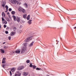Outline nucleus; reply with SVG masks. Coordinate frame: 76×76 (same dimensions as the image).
Instances as JSON below:
<instances>
[{"mask_svg": "<svg viewBox=\"0 0 76 76\" xmlns=\"http://www.w3.org/2000/svg\"><path fill=\"white\" fill-rule=\"evenodd\" d=\"M32 20H28V23L29 24V25L31 24L32 23Z\"/></svg>", "mask_w": 76, "mask_h": 76, "instance_id": "nucleus-10", "label": "nucleus"}, {"mask_svg": "<svg viewBox=\"0 0 76 76\" xmlns=\"http://www.w3.org/2000/svg\"><path fill=\"white\" fill-rule=\"evenodd\" d=\"M8 39L9 40H10L11 39V36H9L8 37Z\"/></svg>", "mask_w": 76, "mask_h": 76, "instance_id": "nucleus-36", "label": "nucleus"}, {"mask_svg": "<svg viewBox=\"0 0 76 76\" xmlns=\"http://www.w3.org/2000/svg\"><path fill=\"white\" fill-rule=\"evenodd\" d=\"M36 70H40V69H39L38 67H37L36 68Z\"/></svg>", "mask_w": 76, "mask_h": 76, "instance_id": "nucleus-32", "label": "nucleus"}, {"mask_svg": "<svg viewBox=\"0 0 76 76\" xmlns=\"http://www.w3.org/2000/svg\"><path fill=\"white\" fill-rule=\"evenodd\" d=\"M2 16L3 17H5V14H4V12H3L2 13Z\"/></svg>", "mask_w": 76, "mask_h": 76, "instance_id": "nucleus-19", "label": "nucleus"}, {"mask_svg": "<svg viewBox=\"0 0 76 76\" xmlns=\"http://www.w3.org/2000/svg\"><path fill=\"white\" fill-rule=\"evenodd\" d=\"M2 60L5 61L6 60V58H4Z\"/></svg>", "mask_w": 76, "mask_h": 76, "instance_id": "nucleus-38", "label": "nucleus"}, {"mask_svg": "<svg viewBox=\"0 0 76 76\" xmlns=\"http://www.w3.org/2000/svg\"><path fill=\"white\" fill-rule=\"evenodd\" d=\"M32 66H33V65H32V63L30 64V65H29V66H30V67H32Z\"/></svg>", "mask_w": 76, "mask_h": 76, "instance_id": "nucleus-31", "label": "nucleus"}, {"mask_svg": "<svg viewBox=\"0 0 76 76\" xmlns=\"http://www.w3.org/2000/svg\"><path fill=\"white\" fill-rule=\"evenodd\" d=\"M21 4V3H20V2H18V4Z\"/></svg>", "mask_w": 76, "mask_h": 76, "instance_id": "nucleus-40", "label": "nucleus"}, {"mask_svg": "<svg viewBox=\"0 0 76 76\" xmlns=\"http://www.w3.org/2000/svg\"><path fill=\"white\" fill-rule=\"evenodd\" d=\"M28 75V72H24L23 74V76H27Z\"/></svg>", "mask_w": 76, "mask_h": 76, "instance_id": "nucleus-8", "label": "nucleus"}, {"mask_svg": "<svg viewBox=\"0 0 76 76\" xmlns=\"http://www.w3.org/2000/svg\"><path fill=\"white\" fill-rule=\"evenodd\" d=\"M12 10V8H9V12H11Z\"/></svg>", "mask_w": 76, "mask_h": 76, "instance_id": "nucleus-34", "label": "nucleus"}, {"mask_svg": "<svg viewBox=\"0 0 76 76\" xmlns=\"http://www.w3.org/2000/svg\"><path fill=\"white\" fill-rule=\"evenodd\" d=\"M57 44H58V43H57Z\"/></svg>", "mask_w": 76, "mask_h": 76, "instance_id": "nucleus-49", "label": "nucleus"}, {"mask_svg": "<svg viewBox=\"0 0 76 76\" xmlns=\"http://www.w3.org/2000/svg\"><path fill=\"white\" fill-rule=\"evenodd\" d=\"M15 68H12L11 69V71L12 72H14V71H15Z\"/></svg>", "mask_w": 76, "mask_h": 76, "instance_id": "nucleus-23", "label": "nucleus"}, {"mask_svg": "<svg viewBox=\"0 0 76 76\" xmlns=\"http://www.w3.org/2000/svg\"><path fill=\"white\" fill-rule=\"evenodd\" d=\"M3 23L5 24H7V22L6 21V20H4V21H2Z\"/></svg>", "mask_w": 76, "mask_h": 76, "instance_id": "nucleus-15", "label": "nucleus"}, {"mask_svg": "<svg viewBox=\"0 0 76 76\" xmlns=\"http://www.w3.org/2000/svg\"><path fill=\"white\" fill-rule=\"evenodd\" d=\"M31 20H32V18H31Z\"/></svg>", "mask_w": 76, "mask_h": 76, "instance_id": "nucleus-47", "label": "nucleus"}, {"mask_svg": "<svg viewBox=\"0 0 76 76\" xmlns=\"http://www.w3.org/2000/svg\"><path fill=\"white\" fill-rule=\"evenodd\" d=\"M10 76H12V72H11V71H10Z\"/></svg>", "mask_w": 76, "mask_h": 76, "instance_id": "nucleus-37", "label": "nucleus"}, {"mask_svg": "<svg viewBox=\"0 0 76 76\" xmlns=\"http://www.w3.org/2000/svg\"><path fill=\"white\" fill-rule=\"evenodd\" d=\"M27 16V15H26V14H24L23 15V18H26Z\"/></svg>", "mask_w": 76, "mask_h": 76, "instance_id": "nucleus-16", "label": "nucleus"}, {"mask_svg": "<svg viewBox=\"0 0 76 76\" xmlns=\"http://www.w3.org/2000/svg\"><path fill=\"white\" fill-rule=\"evenodd\" d=\"M32 37H30L27 38L25 40V42H29V41H30L32 39Z\"/></svg>", "mask_w": 76, "mask_h": 76, "instance_id": "nucleus-1", "label": "nucleus"}, {"mask_svg": "<svg viewBox=\"0 0 76 76\" xmlns=\"http://www.w3.org/2000/svg\"><path fill=\"white\" fill-rule=\"evenodd\" d=\"M24 68V66H20L18 67V70H22Z\"/></svg>", "mask_w": 76, "mask_h": 76, "instance_id": "nucleus-5", "label": "nucleus"}, {"mask_svg": "<svg viewBox=\"0 0 76 76\" xmlns=\"http://www.w3.org/2000/svg\"><path fill=\"white\" fill-rule=\"evenodd\" d=\"M20 51L19 50H16L15 51V53H20Z\"/></svg>", "mask_w": 76, "mask_h": 76, "instance_id": "nucleus-13", "label": "nucleus"}, {"mask_svg": "<svg viewBox=\"0 0 76 76\" xmlns=\"http://www.w3.org/2000/svg\"><path fill=\"white\" fill-rule=\"evenodd\" d=\"M9 29V27H7V29Z\"/></svg>", "mask_w": 76, "mask_h": 76, "instance_id": "nucleus-41", "label": "nucleus"}, {"mask_svg": "<svg viewBox=\"0 0 76 76\" xmlns=\"http://www.w3.org/2000/svg\"><path fill=\"white\" fill-rule=\"evenodd\" d=\"M6 66V64H2V67H3L4 68V69H5V67H4V66Z\"/></svg>", "mask_w": 76, "mask_h": 76, "instance_id": "nucleus-26", "label": "nucleus"}, {"mask_svg": "<svg viewBox=\"0 0 76 76\" xmlns=\"http://www.w3.org/2000/svg\"><path fill=\"white\" fill-rule=\"evenodd\" d=\"M13 29L14 30V31H16V30H17V28L16 27H14L13 28Z\"/></svg>", "mask_w": 76, "mask_h": 76, "instance_id": "nucleus-21", "label": "nucleus"}, {"mask_svg": "<svg viewBox=\"0 0 76 76\" xmlns=\"http://www.w3.org/2000/svg\"><path fill=\"white\" fill-rule=\"evenodd\" d=\"M15 34H16V32H12L10 33V35L11 36H13Z\"/></svg>", "mask_w": 76, "mask_h": 76, "instance_id": "nucleus-7", "label": "nucleus"}, {"mask_svg": "<svg viewBox=\"0 0 76 76\" xmlns=\"http://www.w3.org/2000/svg\"><path fill=\"white\" fill-rule=\"evenodd\" d=\"M5 63H6V61L2 60V63L4 64Z\"/></svg>", "mask_w": 76, "mask_h": 76, "instance_id": "nucleus-30", "label": "nucleus"}, {"mask_svg": "<svg viewBox=\"0 0 76 76\" xmlns=\"http://www.w3.org/2000/svg\"><path fill=\"white\" fill-rule=\"evenodd\" d=\"M20 11H21V12H23V13H25V10H24V9H23L22 8L21 9V10Z\"/></svg>", "mask_w": 76, "mask_h": 76, "instance_id": "nucleus-9", "label": "nucleus"}, {"mask_svg": "<svg viewBox=\"0 0 76 76\" xmlns=\"http://www.w3.org/2000/svg\"><path fill=\"white\" fill-rule=\"evenodd\" d=\"M5 8H6V10H8V9H9V7H8L7 5H6Z\"/></svg>", "mask_w": 76, "mask_h": 76, "instance_id": "nucleus-18", "label": "nucleus"}, {"mask_svg": "<svg viewBox=\"0 0 76 76\" xmlns=\"http://www.w3.org/2000/svg\"><path fill=\"white\" fill-rule=\"evenodd\" d=\"M1 51L3 53H4L5 52H4V50L2 49L1 50Z\"/></svg>", "mask_w": 76, "mask_h": 76, "instance_id": "nucleus-27", "label": "nucleus"}, {"mask_svg": "<svg viewBox=\"0 0 76 76\" xmlns=\"http://www.w3.org/2000/svg\"><path fill=\"white\" fill-rule=\"evenodd\" d=\"M12 15H15V12L14 11H12L11 12Z\"/></svg>", "mask_w": 76, "mask_h": 76, "instance_id": "nucleus-24", "label": "nucleus"}, {"mask_svg": "<svg viewBox=\"0 0 76 76\" xmlns=\"http://www.w3.org/2000/svg\"><path fill=\"white\" fill-rule=\"evenodd\" d=\"M10 1L11 3H12V4H16V3H17V1L15 0H10Z\"/></svg>", "mask_w": 76, "mask_h": 76, "instance_id": "nucleus-3", "label": "nucleus"}, {"mask_svg": "<svg viewBox=\"0 0 76 76\" xmlns=\"http://www.w3.org/2000/svg\"><path fill=\"white\" fill-rule=\"evenodd\" d=\"M20 75L21 74L20 72H19L18 71L16 72L15 74V76H20Z\"/></svg>", "mask_w": 76, "mask_h": 76, "instance_id": "nucleus-2", "label": "nucleus"}, {"mask_svg": "<svg viewBox=\"0 0 76 76\" xmlns=\"http://www.w3.org/2000/svg\"><path fill=\"white\" fill-rule=\"evenodd\" d=\"M16 20L18 22H20V18L19 17H17L16 18Z\"/></svg>", "mask_w": 76, "mask_h": 76, "instance_id": "nucleus-11", "label": "nucleus"}, {"mask_svg": "<svg viewBox=\"0 0 76 76\" xmlns=\"http://www.w3.org/2000/svg\"><path fill=\"white\" fill-rule=\"evenodd\" d=\"M47 75V76H49V75Z\"/></svg>", "mask_w": 76, "mask_h": 76, "instance_id": "nucleus-48", "label": "nucleus"}, {"mask_svg": "<svg viewBox=\"0 0 76 76\" xmlns=\"http://www.w3.org/2000/svg\"><path fill=\"white\" fill-rule=\"evenodd\" d=\"M8 46H4V49H7V48H8Z\"/></svg>", "mask_w": 76, "mask_h": 76, "instance_id": "nucleus-25", "label": "nucleus"}, {"mask_svg": "<svg viewBox=\"0 0 76 76\" xmlns=\"http://www.w3.org/2000/svg\"><path fill=\"white\" fill-rule=\"evenodd\" d=\"M12 17L14 19V20L15 21H16V16H15V15H13Z\"/></svg>", "mask_w": 76, "mask_h": 76, "instance_id": "nucleus-12", "label": "nucleus"}, {"mask_svg": "<svg viewBox=\"0 0 76 76\" xmlns=\"http://www.w3.org/2000/svg\"><path fill=\"white\" fill-rule=\"evenodd\" d=\"M30 18V15H28V16L27 18V20H29V19Z\"/></svg>", "mask_w": 76, "mask_h": 76, "instance_id": "nucleus-22", "label": "nucleus"}, {"mask_svg": "<svg viewBox=\"0 0 76 76\" xmlns=\"http://www.w3.org/2000/svg\"><path fill=\"white\" fill-rule=\"evenodd\" d=\"M9 32H8V31H5V33L6 34H7Z\"/></svg>", "mask_w": 76, "mask_h": 76, "instance_id": "nucleus-39", "label": "nucleus"}, {"mask_svg": "<svg viewBox=\"0 0 76 76\" xmlns=\"http://www.w3.org/2000/svg\"><path fill=\"white\" fill-rule=\"evenodd\" d=\"M7 11H5V12H7V11H8V10H6Z\"/></svg>", "mask_w": 76, "mask_h": 76, "instance_id": "nucleus-42", "label": "nucleus"}, {"mask_svg": "<svg viewBox=\"0 0 76 76\" xmlns=\"http://www.w3.org/2000/svg\"><path fill=\"white\" fill-rule=\"evenodd\" d=\"M24 6H25L27 8V7H28V4L26 3L24 4Z\"/></svg>", "mask_w": 76, "mask_h": 76, "instance_id": "nucleus-17", "label": "nucleus"}, {"mask_svg": "<svg viewBox=\"0 0 76 76\" xmlns=\"http://www.w3.org/2000/svg\"><path fill=\"white\" fill-rule=\"evenodd\" d=\"M26 63H29L30 62V61L29 60H27L26 61Z\"/></svg>", "mask_w": 76, "mask_h": 76, "instance_id": "nucleus-29", "label": "nucleus"}, {"mask_svg": "<svg viewBox=\"0 0 76 76\" xmlns=\"http://www.w3.org/2000/svg\"><path fill=\"white\" fill-rule=\"evenodd\" d=\"M25 50H26V48H24V47H23L22 48V50H21V54H23V53H24L25 52Z\"/></svg>", "mask_w": 76, "mask_h": 76, "instance_id": "nucleus-4", "label": "nucleus"}, {"mask_svg": "<svg viewBox=\"0 0 76 76\" xmlns=\"http://www.w3.org/2000/svg\"><path fill=\"white\" fill-rule=\"evenodd\" d=\"M74 29H76V26L74 27Z\"/></svg>", "mask_w": 76, "mask_h": 76, "instance_id": "nucleus-44", "label": "nucleus"}, {"mask_svg": "<svg viewBox=\"0 0 76 76\" xmlns=\"http://www.w3.org/2000/svg\"><path fill=\"white\" fill-rule=\"evenodd\" d=\"M2 22H4V18H2Z\"/></svg>", "mask_w": 76, "mask_h": 76, "instance_id": "nucleus-33", "label": "nucleus"}, {"mask_svg": "<svg viewBox=\"0 0 76 76\" xmlns=\"http://www.w3.org/2000/svg\"><path fill=\"white\" fill-rule=\"evenodd\" d=\"M27 45H28V43H24V46L23 47H24V48H25L26 49L27 47Z\"/></svg>", "mask_w": 76, "mask_h": 76, "instance_id": "nucleus-6", "label": "nucleus"}, {"mask_svg": "<svg viewBox=\"0 0 76 76\" xmlns=\"http://www.w3.org/2000/svg\"><path fill=\"white\" fill-rule=\"evenodd\" d=\"M6 42H4L3 43V44H6Z\"/></svg>", "mask_w": 76, "mask_h": 76, "instance_id": "nucleus-45", "label": "nucleus"}, {"mask_svg": "<svg viewBox=\"0 0 76 76\" xmlns=\"http://www.w3.org/2000/svg\"><path fill=\"white\" fill-rule=\"evenodd\" d=\"M75 52H76V50H75Z\"/></svg>", "mask_w": 76, "mask_h": 76, "instance_id": "nucleus-50", "label": "nucleus"}, {"mask_svg": "<svg viewBox=\"0 0 76 76\" xmlns=\"http://www.w3.org/2000/svg\"><path fill=\"white\" fill-rule=\"evenodd\" d=\"M7 15H9V12H7Z\"/></svg>", "mask_w": 76, "mask_h": 76, "instance_id": "nucleus-43", "label": "nucleus"}, {"mask_svg": "<svg viewBox=\"0 0 76 76\" xmlns=\"http://www.w3.org/2000/svg\"><path fill=\"white\" fill-rule=\"evenodd\" d=\"M1 28V25L0 24V29Z\"/></svg>", "mask_w": 76, "mask_h": 76, "instance_id": "nucleus-46", "label": "nucleus"}, {"mask_svg": "<svg viewBox=\"0 0 76 76\" xmlns=\"http://www.w3.org/2000/svg\"><path fill=\"white\" fill-rule=\"evenodd\" d=\"M34 42H33L30 44L29 47H32V45H33V44H34Z\"/></svg>", "mask_w": 76, "mask_h": 76, "instance_id": "nucleus-14", "label": "nucleus"}, {"mask_svg": "<svg viewBox=\"0 0 76 76\" xmlns=\"http://www.w3.org/2000/svg\"><path fill=\"white\" fill-rule=\"evenodd\" d=\"M36 67V66L35 65H34L33 66V69H35Z\"/></svg>", "mask_w": 76, "mask_h": 76, "instance_id": "nucleus-28", "label": "nucleus"}, {"mask_svg": "<svg viewBox=\"0 0 76 76\" xmlns=\"http://www.w3.org/2000/svg\"><path fill=\"white\" fill-rule=\"evenodd\" d=\"M7 26H6V25H4V28H6Z\"/></svg>", "mask_w": 76, "mask_h": 76, "instance_id": "nucleus-35", "label": "nucleus"}, {"mask_svg": "<svg viewBox=\"0 0 76 76\" xmlns=\"http://www.w3.org/2000/svg\"><path fill=\"white\" fill-rule=\"evenodd\" d=\"M5 2H3V4H2V7H4V6H5Z\"/></svg>", "mask_w": 76, "mask_h": 76, "instance_id": "nucleus-20", "label": "nucleus"}]
</instances>
